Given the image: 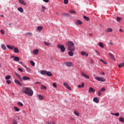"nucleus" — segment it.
Listing matches in <instances>:
<instances>
[{
  "mask_svg": "<svg viewBox=\"0 0 124 124\" xmlns=\"http://www.w3.org/2000/svg\"><path fill=\"white\" fill-rule=\"evenodd\" d=\"M52 86L54 88H57V83H56V82L53 83Z\"/></svg>",
  "mask_w": 124,
  "mask_h": 124,
  "instance_id": "50",
  "label": "nucleus"
},
{
  "mask_svg": "<svg viewBox=\"0 0 124 124\" xmlns=\"http://www.w3.org/2000/svg\"><path fill=\"white\" fill-rule=\"evenodd\" d=\"M1 48L3 50H6V47L4 45H1Z\"/></svg>",
  "mask_w": 124,
  "mask_h": 124,
  "instance_id": "38",
  "label": "nucleus"
},
{
  "mask_svg": "<svg viewBox=\"0 0 124 124\" xmlns=\"http://www.w3.org/2000/svg\"><path fill=\"white\" fill-rule=\"evenodd\" d=\"M20 60V58L18 57H15L14 59V61L15 62H18Z\"/></svg>",
  "mask_w": 124,
  "mask_h": 124,
  "instance_id": "29",
  "label": "nucleus"
},
{
  "mask_svg": "<svg viewBox=\"0 0 124 124\" xmlns=\"http://www.w3.org/2000/svg\"><path fill=\"white\" fill-rule=\"evenodd\" d=\"M57 47L60 49L61 52H64L65 51V47L62 45L58 44Z\"/></svg>",
  "mask_w": 124,
  "mask_h": 124,
  "instance_id": "4",
  "label": "nucleus"
},
{
  "mask_svg": "<svg viewBox=\"0 0 124 124\" xmlns=\"http://www.w3.org/2000/svg\"><path fill=\"white\" fill-rule=\"evenodd\" d=\"M11 58H12L13 59H14V58H15V57H14V56H11Z\"/></svg>",
  "mask_w": 124,
  "mask_h": 124,
  "instance_id": "63",
  "label": "nucleus"
},
{
  "mask_svg": "<svg viewBox=\"0 0 124 124\" xmlns=\"http://www.w3.org/2000/svg\"><path fill=\"white\" fill-rule=\"evenodd\" d=\"M17 105H18V106H20V107H23V103H21L20 102H17Z\"/></svg>",
  "mask_w": 124,
  "mask_h": 124,
  "instance_id": "36",
  "label": "nucleus"
},
{
  "mask_svg": "<svg viewBox=\"0 0 124 124\" xmlns=\"http://www.w3.org/2000/svg\"><path fill=\"white\" fill-rule=\"evenodd\" d=\"M113 29L112 28H108L107 30V32H112Z\"/></svg>",
  "mask_w": 124,
  "mask_h": 124,
  "instance_id": "27",
  "label": "nucleus"
},
{
  "mask_svg": "<svg viewBox=\"0 0 124 124\" xmlns=\"http://www.w3.org/2000/svg\"><path fill=\"white\" fill-rule=\"evenodd\" d=\"M98 95L99 96H100V95H101V92L100 90L99 91H98Z\"/></svg>",
  "mask_w": 124,
  "mask_h": 124,
  "instance_id": "54",
  "label": "nucleus"
},
{
  "mask_svg": "<svg viewBox=\"0 0 124 124\" xmlns=\"http://www.w3.org/2000/svg\"><path fill=\"white\" fill-rule=\"evenodd\" d=\"M90 36H93V34L90 33Z\"/></svg>",
  "mask_w": 124,
  "mask_h": 124,
  "instance_id": "64",
  "label": "nucleus"
},
{
  "mask_svg": "<svg viewBox=\"0 0 124 124\" xmlns=\"http://www.w3.org/2000/svg\"><path fill=\"white\" fill-rule=\"evenodd\" d=\"M83 19H85L86 21H89V20H90V18L86 16H83Z\"/></svg>",
  "mask_w": 124,
  "mask_h": 124,
  "instance_id": "32",
  "label": "nucleus"
},
{
  "mask_svg": "<svg viewBox=\"0 0 124 124\" xmlns=\"http://www.w3.org/2000/svg\"><path fill=\"white\" fill-rule=\"evenodd\" d=\"M100 92L102 93L103 92H104L105 91V88L103 87L100 90Z\"/></svg>",
  "mask_w": 124,
  "mask_h": 124,
  "instance_id": "46",
  "label": "nucleus"
},
{
  "mask_svg": "<svg viewBox=\"0 0 124 124\" xmlns=\"http://www.w3.org/2000/svg\"><path fill=\"white\" fill-rule=\"evenodd\" d=\"M15 82L16 83V84H18V85H19V86H22L21 82H20V81H19V80L17 79H15Z\"/></svg>",
  "mask_w": 124,
  "mask_h": 124,
  "instance_id": "19",
  "label": "nucleus"
},
{
  "mask_svg": "<svg viewBox=\"0 0 124 124\" xmlns=\"http://www.w3.org/2000/svg\"><path fill=\"white\" fill-rule=\"evenodd\" d=\"M101 75H105V73H104V72H102L101 73Z\"/></svg>",
  "mask_w": 124,
  "mask_h": 124,
  "instance_id": "59",
  "label": "nucleus"
},
{
  "mask_svg": "<svg viewBox=\"0 0 124 124\" xmlns=\"http://www.w3.org/2000/svg\"><path fill=\"white\" fill-rule=\"evenodd\" d=\"M44 43L46 45V46H50V45H51V43L50 42L45 41L44 42Z\"/></svg>",
  "mask_w": 124,
  "mask_h": 124,
  "instance_id": "25",
  "label": "nucleus"
},
{
  "mask_svg": "<svg viewBox=\"0 0 124 124\" xmlns=\"http://www.w3.org/2000/svg\"><path fill=\"white\" fill-rule=\"evenodd\" d=\"M74 114H76V116H78V117H79V112H78V111H74Z\"/></svg>",
  "mask_w": 124,
  "mask_h": 124,
  "instance_id": "42",
  "label": "nucleus"
},
{
  "mask_svg": "<svg viewBox=\"0 0 124 124\" xmlns=\"http://www.w3.org/2000/svg\"><path fill=\"white\" fill-rule=\"evenodd\" d=\"M88 93H95V90L93 88V87H90L88 90Z\"/></svg>",
  "mask_w": 124,
  "mask_h": 124,
  "instance_id": "6",
  "label": "nucleus"
},
{
  "mask_svg": "<svg viewBox=\"0 0 124 124\" xmlns=\"http://www.w3.org/2000/svg\"><path fill=\"white\" fill-rule=\"evenodd\" d=\"M67 45H68V50L69 51H75V45L73 42L69 41L67 42Z\"/></svg>",
  "mask_w": 124,
  "mask_h": 124,
  "instance_id": "2",
  "label": "nucleus"
},
{
  "mask_svg": "<svg viewBox=\"0 0 124 124\" xmlns=\"http://www.w3.org/2000/svg\"><path fill=\"white\" fill-rule=\"evenodd\" d=\"M109 56L110 58H111L112 60L113 61H115L116 59H115V57H114V55H113V54L109 53Z\"/></svg>",
  "mask_w": 124,
  "mask_h": 124,
  "instance_id": "13",
  "label": "nucleus"
},
{
  "mask_svg": "<svg viewBox=\"0 0 124 124\" xmlns=\"http://www.w3.org/2000/svg\"><path fill=\"white\" fill-rule=\"evenodd\" d=\"M93 101L94 102H95V103H98L99 102V100H98V98L97 97H94L93 99Z\"/></svg>",
  "mask_w": 124,
  "mask_h": 124,
  "instance_id": "14",
  "label": "nucleus"
},
{
  "mask_svg": "<svg viewBox=\"0 0 124 124\" xmlns=\"http://www.w3.org/2000/svg\"><path fill=\"white\" fill-rule=\"evenodd\" d=\"M38 97L39 99L40 100H42V99H43L44 97L43 96H42L41 94H38Z\"/></svg>",
  "mask_w": 124,
  "mask_h": 124,
  "instance_id": "28",
  "label": "nucleus"
},
{
  "mask_svg": "<svg viewBox=\"0 0 124 124\" xmlns=\"http://www.w3.org/2000/svg\"><path fill=\"white\" fill-rule=\"evenodd\" d=\"M119 31L123 32V31H123L122 29H119Z\"/></svg>",
  "mask_w": 124,
  "mask_h": 124,
  "instance_id": "61",
  "label": "nucleus"
},
{
  "mask_svg": "<svg viewBox=\"0 0 124 124\" xmlns=\"http://www.w3.org/2000/svg\"><path fill=\"white\" fill-rule=\"evenodd\" d=\"M63 2L64 4H68V0H64Z\"/></svg>",
  "mask_w": 124,
  "mask_h": 124,
  "instance_id": "41",
  "label": "nucleus"
},
{
  "mask_svg": "<svg viewBox=\"0 0 124 124\" xmlns=\"http://www.w3.org/2000/svg\"><path fill=\"white\" fill-rule=\"evenodd\" d=\"M46 75L49 76V77H51V76H52V73L50 71H46Z\"/></svg>",
  "mask_w": 124,
  "mask_h": 124,
  "instance_id": "16",
  "label": "nucleus"
},
{
  "mask_svg": "<svg viewBox=\"0 0 124 124\" xmlns=\"http://www.w3.org/2000/svg\"><path fill=\"white\" fill-rule=\"evenodd\" d=\"M18 70H19V71H20L21 72H24V70H23L21 68H18Z\"/></svg>",
  "mask_w": 124,
  "mask_h": 124,
  "instance_id": "52",
  "label": "nucleus"
},
{
  "mask_svg": "<svg viewBox=\"0 0 124 124\" xmlns=\"http://www.w3.org/2000/svg\"><path fill=\"white\" fill-rule=\"evenodd\" d=\"M95 52H96V53H97V54L99 55L100 56V53H99V52H98V51L97 50H95Z\"/></svg>",
  "mask_w": 124,
  "mask_h": 124,
  "instance_id": "57",
  "label": "nucleus"
},
{
  "mask_svg": "<svg viewBox=\"0 0 124 124\" xmlns=\"http://www.w3.org/2000/svg\"><path fill=\"white\" fill-rule=\"evenodd\" d=\"M76 25H82V21L80 20H78L75 22Z\"/></svg>",
  "mask_w": 124,
  "mask_h": 124,
  "instance_id": "23",
  "label": "nucleus"
},
{
  "mask_svg": "<svg viewBox=\"0 0 124 124\" xmlns=\"http://www.w3.org/2000/svg\"><path fill=\"white\" fill-rule=\"evenodd\" d=\"M81 75H82V76H83L86 79H90V77H89V76L86 75V74H85L84 73H83V72L81 73Z\"/></svg>",
  "mask_w": 124,
  "mask_h": 124,
  "instance_id": "9",
  "label": "nucleus"
},
{
  "mask_svg": "<svg viewBox=\"0 0 124 124\" xmlns=\"http://www.w3.org/2000/svg\"><path fill=\"white\" fill-rule=\"evenodd\" d=\"M63 85L65 86L66 88L69 86L68 83H67L66 82H64Z\"/></svg>",
  "mask_w": 124,
  "mask_h": 124,
  "instance_id": "48",
  "label": "nucleus"
},
{
  "mask_svg": "<svg viewBox=\"0 0 124 124\" xmlns=\"http://www.w3.org/2000/svg\"><path fill=\"white\" fill-rule=\"evenodd\" d=\"M46 86H44V85H42L41 89H42V90H46Z\"/></svg>",
  "mask_w": 124,
  "mask_h": 124,
  "instance_id": "43",
  "label": "nucleus"
},
{
  "mask_svg": "<svg viewBox=\"0 0 124 124\" xmlns=\"http://www.w3.org/2000/svg\"><path fill=\"white\" fill-rule=\"evenodd\" d=\"M100 62H103V63H104L105 64H107V62H104V61H103V59H101L100 60Z\"/></svg>",
  "mask_w": 124,
  "mask_h": 124,
  "instance_id": "44",
  "label": "nucleus"
},
{
  "mask_svg": "<svg viewBox=\"0 0 124 124\" xmlns=\"http://www.w3.org/2000/svg\"><path fill=\"white\" fill-rule=\"evenodd\" d=\"M62 15H63L64 16H66V17H67L69 16V14L64 13V14H62Z\"/></svg>",
  "mask_w": 124,
  "mask_h": 124,
  "instance_id": "47",
  "label": "nucleus"
},
{
  "mask_svg": "<svg viewBox=\"0 0 124 124\" xmlns=\"http://www.w3.org/2000/svg\"><path fill=\"white\" fill-rule=\"evenodd\" d=\"M44 2H46V3H48L49 2V0H43Z\"/></svg>",
  "mask_w": 124,
  "mask_h": 124,
  "instance_id": "55",
  "label": "nucleus"
},
{
  "mask_svg": "<svg viewBox=\"0 0 124 124\" xmlns=\"http://www.w3.org/2000/svg\"><path fill=\"white\" fill-rule=\"evenodd\" d=\"M43 29V27L41 26H38L37 28V31H42Z\"/></svg>",
  "mask_w": 124,
  "mask_h": 124,
  "instance_id": "22",
  "label": "nucleus"
},
{
  "mask_svg": "<svg viewBox=\"0 0 124 124\" xmlns=\"http://www.w3.org/2000/svg\"><path fill=\"white\" fill-rule=\"evenodd\" d=\"M66 88L69 91H71V88H70L69 85L66 87Z\"/></svg>",
  "mask_w": 124,
  "mask_h": 124,
  "instance_id": "56",
  "label": "nucleus"
},
{
  "mask_svg": "<svg viewBox=\"0 0 124 124\" xmlns=\"http://www.w3.org/2000/svg\"><path fill=\"white\" fill-rule=\"evenodd\" d=\"M114 116H116V117H119V116H120V113H114Z\"/></svg>",
  "mask_w": 124,
  "mask_h": 124,
  "instance_id": "53",
  "label": "nucleus"
},
{
  "mask_svg": "<svg viewBox=\"0 0 124 124\" xmlns=\"http://www.w3.org/2000/svg\"><path fill=\"white\" fill-rule=\"evenodd\" d=\"M122 20V18L119 17V16H117L116 17V21H117V22H121V20Z\"/></svg>",
  "mask_w": 124,
  "mask_h": 124,
  "instance_id": "35",
  "label": "nucleus"
},
{
  "mask_svg": "<svg viewBox=\"0 0 124 124\" xmlns=\"http://www.w3.org/2000/svg\"><path fill=\"white\" fill-rule=\"evenodd\" d=\"M22 92L28 96H32L33 95V91L31 88L29 87H23L22 89Z\"/></svg>",
  "mask_w": 124,
  "mask_h": 124,
  "instance_id": "1",
  "label": "nucleus"
},
{
  "mask_svg": "<svg viewBox=\"0 0 124 124\" xmlns=\"http://www.w3.org/2000/svg\"><path fill=\"white\" fill-rule=\"evenodd\" d=\"M14 51L15 52V53H19V52H20L19 51V49H18L17 47H15L14 48Z\"/></svg>",
  "mask_w": 124,
  "mask_h": 124,
  "instance_id": "24",
  "label": "nucleus"
},
{
  "mask_svg": "<svg viewBox=\"0 0 124 124\" xmlns=\"http://www.w3.org/2000/svg\"><path fill=\"white\" fill-rule=\"evenodd\" d=\"M47 71H45V70H41L40 71V73L42 74V75H46V73Z\"/></svg>",
  "mask_w": 124,
  "mask_h": 124,
  "instance_id": "17",
  "label": "nucleus"
},
{
  "mask_svg": "<svg viewBox=\"0 0 124 124\" xmlns=\"http://www.w3.org/2000/svg\"><path fill=\"white\" fill-rule=\"evenodd\" d=\"M30 63H31V65H32V66H34L35 65V63H34L33 61H31Z\"/></svg>",
  "mask_w": 124,
  "mask_h": 124,
  "instance_id": "39",
  "label": "nucleus"
},
{
  "mask_svg": "<svg viewBox=\"0 0 124 124\" xmlns=\"http://www.w3.org/2000/svg\"><path fill=\"white\" fill-rule=\"evenodd\" d=\"M19 2L21 4H23V5H27V3H26V2L23 0H19Z\"/></svg>",
  "mask_w": 124,
  "mask_h": 124,
  "instance_id": "12",
  "label": "nucleus"
},
{
  "mask_svg": "<svg viewBox=\"0 0 124 124\" xmlns=\"http://www.w3.org/2000/svg\"><path fill=\"white\" fill-rule=\"evenodd\" d=\"M11 78V76L8 75L6 76V77L5 78V80H9V79Z\"/></svg>",
  "mask_w": 124,
  "mask_h": 124,
  "instance_id": "34",
  "label": "nucleus"
},
{
  "mask_svg": "<svg viewBox=\"0 0 124 124\" xmlns=\"http://www.w3.org/2000/svg\"><path fill=\"white\" fill-rule=\"evenodd\" d=\"M68 55L70 56V57H72L73 56V51H70L68 53Z\"/></svg>",
  "mask_w": 124,
  "mask_h": 124,
  "instance_id": "26",
  "label": "nucleus"
},
{
  "mask_svg": "<svg viewBox=\"0 0 124 124\" xmlns=\"http://www.w3.org/2000/svg\"><path fill=\"white\" fill-rule=\"evenodd\" d=\"M39 52V50H38V49H34L32 51V53L33 54V55H37Z\"/></svg>",
  "mask_w": 124,
  "mask_h": 124,
  "instance_id": "8",
  "label": "nucleus"
},
{
  "mask_svg": "<svg viewBox=\"0 0 124 124\" xmlns=\"http://www.w3.org/2000/svg\"><path fill=\"white\" fill-rule=\"evenodd\" d=\"M64 64H65V65H66V66H68V67H70V66H71V65H72V62H65Z\"/></svg>",
  "mask_w": 124,
  "mask_h": 124,
  "instance_id": "10",
  "label": "nucleus"
},
{
  "mask_svg": "<svg viewBox=\"0 0 124 124\" xmlns=\"http://www.w3.org/2000/svg\"><path fill=\"white\" fill-rule=\"evenodd\" d=\"M69 12L70 13H71V14H73V13H75V14L76 13V12H75V11L73 10H70Z\"/></svg>",
  "mask_w": 124,
  "mask_h": 124,
  "instance_id": "40",
  "label": "nucleus"
},
{
  "mask_svg": "<svg viewBox=\"0 0 124 124\" xmlns=\"http://www.w3.org/2000/svg\"><path fill=\"white\" fill-rule=\"evenodd\" d=\"M95 79L99 81V82H105L106 81V79L102 77H95Z\"/></svg>",
  "mask_w": 124,
  "mask_h": 124,
  "instance_id": "5",
  "label": "nucleus"
},
{
  "mask_svg": "<svg viewBox=\"0 0 124 124\" xmlns=\"http://www.w3.org/2000/svg\"><path fill=\"white\" fill-rule=\"evenodd\" d=\"M0 32H1V34H4V30H3V29H1V30H0Z\"/></svg>",
  "mask_w": 124,
  "mask_h": 124,
  "instance_id": "51",
  "label": "nucleus"
},
{
  "mask_svg": "<svg viewBox=\"0 0 124 124\" xmlns=\"http://www.w3.org/2000/svg\"><path fill=\"white\" fill-rule=\"evenodd\" d=\"M84 87H85V83H82L81 85H78V87L79 88H84Z\"/></svg>",
  "mask_w": 124,
  "mask_h": 124,
  "instance_id": "18",
  "label": "nucleus"
},
{
  "mask_svg": "<svg viewBox=\"0 0 124 124\" xmlns=\"http://www.w3.org/2000/svg\"><path fill=\"white\" fill-rule=\"evenodd\" d=\"M27 35H29L30 36H32V33L31 32H27L26 33Z\"/></svg>",
  "mask_w": 124,
  "mask_h": 124,
  "instance_id": "45",
  "label": "nucleus"
},
{
  "mask_svg": "<svg viewBox=\"0 0 124 124\" xmlns=\"http://www.w3.org/2000/svg\"><path fill=\"white\" fill-rule=\"evenodd\" d=\"M98 45H99V47H100L101 48H104V45H103V43L99 42L98 43Z\"/></svg>",
  "mask_w": 124,
  "mask_h": 124,
  "instance_id": "21",
  "label": "nucleus"
},
{
  "mask_svg": "<svg viewBox=\"0 0 124 124\" xmlns=\"http://www.w3.org/2000/svg\"><path fill=\"white\" fill-rule=\"evenodd\" d=\"M15 73L16 76H17V77H18V78H19V79H20V80H22V79H23V80H24V81H26L27 80H31V78H30V77H23L22 78V77H21V76H20V75L18 74V73H17L16 72H15Z\"/></svg>",
  "mask_w": 124,
  "mask_h": 124,
  "instance_id": "3",
  "label": "nucleus"
},
{
  "mask_svg": "<svg viewBox=\"0 0 124 124\" xmlns=\"http://www.w3.org/2000/svg\"><path fill=\"white\" fill-rule=\"evenodd\" d=\"M6 83L7 84H8V85H10V84H11V81L9 80H6Z\"/></svg>",
  "mask_w": 124,
  "mask_h": 124,
  "instance_id": "49",
  "label": "nucleus"
},
{
  "mask_svg": "<svg viewBox=\"0 0 124 124\" xmlns=\"http://www.w3.org/2000/svg\"><path fill=\"white\" fill-rule=\"evenodd\" d=\"M118 66L119 68H121V67H124V62L118 64Z\"/></svg>",
  "mask_w": 124,
  "mask_h": 124,
  "instance_id": "20",
  "label": "nucleus"
},
{
  "mask_svg": "<svg viewBox=\"0 0 124 124\" xmlns=\"http://www.w3.org/2000/svg\"><path fill=\"white\" fill-rule=\"evenodd\" d=\"M18 11H19V12H21V13H23L24 12V9H23V8L22 7H18L17 8Z\"/></svg>",
  "mask_w": 124,
  "mask_h": 124,
  "instance_id": "15",
  "label": "nucleus"
},
{
  "mask_svg": "<svg viewBox=\"0 0 124 124\" xmlns=\"http://www.w3.org/2000/svg\"><path fill=\"white\" fill-rule=\"evenodd\" d=\"M119 122H121V123H124V118L120 117L119 119Z\"/></svg>",
  "mask_w": 124,
  "mask_h": 124,
  "instance_id": "30",
  "label": "nucleus"
},
{
  "mask_svg": "<svg viewBox=\"0 0 124 124\" xmlns=\"http://www.w3.org/2000/svg\"><path fill=\"white\" fill-rule=\"evenodd\" d=\"M27 71H28V72H29L30 71H31V69L27 68L26 69Z\"/></svg>",
  "mask_w": 124,
  "mask_h": 124,
  "instance_id": "58",
  "label": "nucleus"
},
{
  "mask_svg": "<svg viewBox=\"0 0 124 124\" xmlns=\"http://www.w3.org/2000/svg\"><path fill=\"white\" fill-rule=\"evenodd\" d=\"M13 124H18V122L16 121V119H13Z\"/></svg>",
  "mask_w": 124,
  "mask_h": 124,
  "instance_id": "37",
  "label": "nucleus"
},
{
  "mask_svg": "<svg viewBox=\"0 0 124 124\" xmlns=\"http://www.w3.org/2000/svg\"><path fill=\"white\" fill-rule=\"evenodd\" d=\"M109 44H110V45H113V43H112L111 42H109Z\"/></svg>",
  "mask_w": 124,
  "mask_h": 124,
  "instance_id": "60",
  "label": "nucleus"
},
{
  "mask_svg": "<svg viewBox=\"0 0 124 124\" xmlns=\"http://www.w3.org/2000/svg\"><path fill=\"white\" fill-rule=\"evenodd\" d=\"M45 10H46V7L44 6H42V12H45Z\"/></svg>",
  "mask_w": 124,
  "mask_h": 124,
  "instance_id": "31",
  "label": "nucleus"
},
{
  "mask_svg": "<svg viewBox=\"0 0 124 124\" xmlns=\"http://www.w3.org/2000/svg\"><path fill=\"white\" fill-rule=\"evenodd\" d=\"M81 55H82V56H86V57H88L89 56V53H87V52H85V51H81L80 52Z\"/></svg>",
  "mask_w": 124,
  "mask_h": 124,
  "instance_id": "11",
  "label": "nucleus"
},
{
  "mask_svg": "<svg viewBox=\"0 0 124 124\" xmlns=\"http://www.w3.org/2000/svg\"><path fill=\"white\" fill-rule=\"evenodd\" d=\"M14 108L16 112H19V111H20V109H19L17 107H15Z\"/></svg>",
  "mask_w": 124,
  "mask_h": 124,
  "instance_id": "33",
  "label": "nucleus"
},
{
  "mask_svg": "<svg viewBox=\"0 0 124 124\" xmlns=\"http://www.w3.org/2000/svg\"><path fill=\"white\" fill-rule=\"evenodd\" d=\"M40 82H36L35 84H39Z\"/></svg>",
  "mask_w": 124,
  "mask_h": 124,
  "instance_id": "62",
  "label": "nucleus"
},
{
  "mask_svg": "<svg viewBox=\"0 0 124 124\" xmlns=\"http://www.w3.org/2000/svg\"><path fill=\"white\" fill-rule=\"evenodd\" d=\"M7 48H8V49H10V50H14L15 46H10L9 45H7Z\"/></svg>",
  "mask_w": 124,
  "mask_h": 124,
  "instance_id": "7",
  "label": "nucleus"
}]
</instances>
